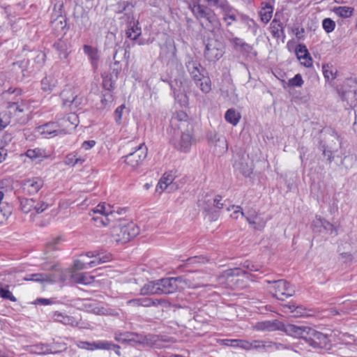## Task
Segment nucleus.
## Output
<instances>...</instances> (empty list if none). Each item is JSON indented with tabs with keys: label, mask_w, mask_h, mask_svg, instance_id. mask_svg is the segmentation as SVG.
Segmentation results:
<instances>
[{
	"label": "nucleus",
	"mask_w": 357,
	"mask_h": 357,
	"mask_svg": "<svg viewBox=\"0 0 357 357\" xmlns=\"http://www.w3.org/2000/svg\"><path fill=\"white\" fill-rule=\"evenodd\" d=\"M70 277L73 282L84 284H90L95 280L94 276L88 275L86 273H70Z\"/></svg>",
	"instance_id": "obj_33"
},
{
	"label": "nucleus",
	"mask_w": 357,
	"mask_h": 357,
	"mask_svg": "<svg viewBox=\"0 0 357 357\" xmlns=\"http://www.w3.org/2000/svg\"><path fill=\"white\" fill-rule=\"evenodd\" d=\"M245 271H243L241 268H231L226 270L224 272V276L229 278V277H234V276H238L241 275H245Z\"/></svg>",
	"instance_id": "obj_54"
},
{
	"label": "nucleus",
	"mask_w": 357,
	"mask_h": 357,
	"mask_svg": "<svg viewBox=\"0 0 357 357\" xmlns=\"http://www.w3.org/2000/svg\"><path fill=\"white\" fill-rule=\"evenodd\" d=\"M320 223L321 226L324 228V229L328 231L331 234L333 233L337 234L336 229L329 222L326 221V220H320Z\"/></svg>",
	"instance_id": "obj_59"
},
{
	"label": "nucleus",
	"mask_w": 357,
	"mask_h": 357,
	"mask_svg": "<svg viewBox=\"0 0 357 357\" xmlns=\"http://www.w3.org/2000/svg\"><path fill=\"white\" fill-rule=\"evenodd\" d=\"M53 47L57 52L61 60H65L68 57L70 50V43L67 40L59 39L54 43Z\"/></svg>",
	"instance_id": "obj_26"
},
{
	"label": "nucleus",
	"mask_w": 357,
	"mask_h": 357,
	"mask_svg": "<svg viewBox=\"0 0 357 357\" xmlns=\"http://www.w3.org/2000/svg\"><path fill=\"white\" fill-rule=\"evenodd\" d=\"M42 268L45 271H51L52 273H46L47 279L45 282L54 283V282H64L70 277V271L60 268L56 265L48 266L47 264L42 265Z\"/></svg>",
	"instance_id": "obj_10"
},
{
	"label": "nucleus",
	"mask_w": 357,
	"mask_h": 357,
	"mask_svg": "<svg viewBox=\"0 0 357 357\" xmlns=\"http://www.w3.org/2000/svg\"><path fill=\"white\" fill-rule=\"evenodd\" d=\"M147 148L144 144L139 145L135 150L123 157L124 162L132 169L137 168L146 158Z\"/></svg>",
	"instance_id": "obj_11"
},
{
	"label": "nucleus",
	"mask_w": 357,
	"mask_h": 357,
	"mask_svg": "<svg viewBox=\"0 0 357 357\" xmlns=\"http://www.w3.org/2000/svg\"><path fill=\"white\" fill-rule=\"evenodd\" d=\"M254 349L262 352H272L276 350L284 349L287 347L281 343L271 341L253 340Z\"/></svg>",
	"instance_id": "obj_20"
},
{
	"label": "nucleus",
	"mask_w": 357,
	"mask_h": 357,
	"mask_svg": "<svg viewBox=\"0 0 357 357\" xmlns=\"http://www.w3.org/2000/svg\"><path fill=\"white\" fill-rule=\"evenodd\" d=\"M232 208L234 210L231 214V217L233 219H238L239 215L242 217L245 216V212H243L242 208L240 206H232Z\"/></svg>",
	"instance_id": "obj_63"
},
{
	"label": "nucleus",
	"mask_w": 357,
	"mask_h": 357,
	"mask_svg": "<svg viewBox=\"0 0 357 357\" xmlns=\"http://www.w3.org/2000/svg\"><path fill=\"white\" fill-rule=\"evenodd\" d=\"M176 48L174 44L166 43L162 48L160 56L169 61H174L176 59Z\"/></svg>",
	"instance_id": "obj_29"
},
{
	"label": "nucleus",
	"mask_w": 357,
	"mask_h": 357,
	"mask_svg": "<svg viewBox=\"0 0 357 357\" xmlns=\"http://www.w3.org/2000/svg\"><path fill=\"white\" fill-rule=\"evenodd\" d=\"M93 348L95 349L111 350L112 349V342L106 340H98L93 342Z\"/></svg>",
	"instance_id": "obj_49"
},
{
	"label": "nucleus",
	"mask_w": 357,
	"mask_h": 357,
	"mask_svg": "<svg viewBox=\"0 0 357 357\" xmlns=\"http://www.w3.org/2000/svg\"><path fill=\"white\" fill-rule=\"evenodd\" d=\"M282 327L283 324L278 320L258 322L255 326L257 331H282Z\"/></svg>",
	"instance_id": "obj_27"
},
{
	"label": "nucleus",
	"mask_w": 357,
	"mask_h": 357,
	"mask_svg": "<svg viewBox=\"0 0 357 357\" xmlns=\"http://www.w3.org/2000/svg\"><path fill=\"white\" fill-rule=\"evenodd\" d=\"M12 213L11 206L8 204H3L0 207V225L3 224Z\"/></svg>",
	"instance_id": "obj_44"
},
{
	"label": "nucleus",
	"mask_w": 357,
	"mask_h": 357,
	"mask_svg": "<svg viewBox=\"0 0 357 357\" xmlns=\"http://www.w3.org/2000/svg\"><path fill=\"white\" fill-rule=\"evenodd\" d=\"M334 13L342 18L351 17L354 12V8L349 6H337L333 8Z\"/></svg>",
	"instance_id": "obj_34"
},
{
	"label": "nucleus",
	"mask_w": 357,
	"mask_h": 357,
	"mask_svg": "<svg viewBox=\"0 0 357 357\" xmlns=\"http://www.w3.org/2000/svg\"><path fill=\"white\" fill-rule=\"evenodd\" d=\"M37 131L47 138L64 135L59 121L58 122H49L38 126Z\"/></svg>",
	"instance_id": "obj_13"
},
{
	"label": "nucleus",
	"mask_w": 357,
	"mask_h": 357,
	"mask_svg": "<svg viewBox=\"0 0 357 357\" xmlns=\"http://www.w3.org/2000/svg\"><path fill=\"white\" fill-rule=\"evenodd\" d=\"M61 238L60 237H56L51 239L50 241H48L46 244L45 248V255H49L50 252L54 250H56L59 249L58 246L61 243Z\"/></svg>",
	"instance_id": "obj_43"
},
{
	"label": "nucleus",
	"mask_w": 357,
	"mask_h": 357,
	"mask_svg": "<svg viewBox=\"0 0 357 357\" xmlns=\"http://www.w3.org/2000/svg\"><path fill=\"white\" fill-rule=\"evenodd\" d=\"M139 233L138 226L132 222H124L114 225L111 234L114 240L117 243H126L135 237Z\"/></svg>",
	"instance_id": "obj_2"
},
{
	"label": "nucleus",
	"mask_w": 357,
	"mask_h": 357,
	"mask_svg": "<svg viewBox=\"0 0 357 357\" xmlns=\"http://www.w3.org/2000/svg\"><path fill=\"white\" fill-rule=\"evenodd\" d=\"M296 54L298 59L301 61V64L307 68L312 66V59L305 45L298 44L297 45L296 47Z\"/></svg>",
	"instance_id": "obj_24"
},
{
	"label": "nucleus",
	"mask_w": 357,
	"mask_h": 357,
	"mask_svg": "<svg viewBox=\"0 0 357 357\" xmlns=\"http://www.w3.org/2000/svg\"><path fill=\"white\" fill-rule=\"evenodd\" d=\"M138 22H137V24H135V22H130L128 24L126 31V36L127 38L133 40L138 38L142 33L141 27L138 26Z\"/></svg>",
	"instance_id": "obj_32"
},
{
	"label": "nucleus",
	"mask_w": 357,
	"mask_h": 357,
	"mask_svg": "<svg viewBox=\"0 0 357 357\" xmlns=\"http://www.w3.org/2000/svg\"><path fill=\"white\" fill-rule=\"evenodd\" d=\"M132 337V342L154 349H162L166 347L165 343L175 342L173 337L162 335H143L133 333Z\"/></svg>",
	"instance_id": "obj_3"
},
{
	"label": "nucleus",
	"mask_w": 357,
	"mask_h": 357,
	"mask_svg": "<svg viewBox=\"0 0 357 357\" xmlns=\"http://www.w3.org/2000/svg\"><path fill=\"white\" fill-rule=\"evenodd\" d=\"M269 29L272 36L275 39H279L281 37L285 36L284 26H283V24H274L273 23H271Z\"/></svg>",
	"instance_id": "obj_40"
},
{
	"label": "nucleus",
	"mask_w": 357,
	"mask_h": 357,
	"mask_svg": "<svg viewBox=\"0 0 357 357\" xmlns=\"http://www.w3.org/2000/svg\"><path fill=\"white\" fill-rule=\"evenodd\" d=\"M237 347H240L245 350H251L254 349V344L253 341L249 342L244 340H238V344H236Z\"/></svg>",
	"instance_id": "obj_58"
},
{
	"label": "nucleus",
	"mask_w": 357,
	"mask_h": 357,
	"mask_svg": "<svg viewBox=\"0 0 357 357\" xmlns=\"http://www.w3.org/2000/svg\"><path fill=\"white\" fill-rule=\"evenodd\" d=\"M159 286L157 281H150L145 284L140 290V294L149 295V294H159Z\"/></svg>",
	"instance_id": "obj_31"
},
{
	"label": "nucleus",
	"mask_w": 357,
	"mask_h": 357,
	"mask_svg": "<svg viewBox=\"0 0 357 357\" xmlns=\"http://www.w3.org/2000/svg\"><path fill=\"white\" fill-rule=\"evenodd\" d=\"M245 218L256 230H262L266 225V220L261 217V214L253 209L246 211Z\"/></svg>",
	"instance_id": "obj_17"
},
{
	"label": "nucleus",
	"mask_w": 357,
	"mask_h": 357,
	"mask_svg": "<svg viewBox=\"0 0 357 357\" xmlns=\"http://www.w3.org/2000/svg\"><path fill=\"white\" fill-rule=\"evenodd\" d=\"M185 66L193 80H198V77L204 75L205 70L198 61L189 57V60L185 63Z\"/></svg>",
	"instance_id": "obj_21"
},
{
	"label": "nucleus",
	"mask_w": 357,
	"mask_h": 357,
	"mask_svg": "<svg viewBox=\"0 0 357 357\" xmlns=\"http://www.w3.org/2000/svg\"><path fill=\"white\" fill-rule=\"evenodd\" d=\"M76 161L77 154L73 153L66 155L64 162L67 165L75 166L76 165Z\"/></svg>",
	"instance_id": "obj_64"
},
{
	"label": "nucleus",
	"mask_w": 357,
	"mask_h": 357,
	"mask_svg": "<svg viewBox=\"0 0 357 357\" xmlns=\"http://www.w3.org/2000/svg\"><path fill=\"white\" fill-rule=\"evenodd\" d=\"M50 345V354H57L67 349L66 344L64 342H54Z\"/></svg>",
	"instance_id": "obj_56"
},
{
	"label": "nucleus",
	"mask_w": 357,
	"mask_h": 357,
	"mask_svg": "<svg viewBox=\"0 0 357 357\" xmlns=\"http://www.w3.org/2000/svg\"><path fill=\"white\" fill-rule=\"evenodd\" d=\"M215 146L218 147V151L220 153H225L227 151V142L225 137L218 138L215 142Z\"/></svg>",
	"instance_id": "obj_55"
},
{
	"label": "nucleus",
	"mask_w": 357,
	"mask_h": 357,
	"mask_svg": "<svg viewBox=\"0 0 357 357\" xmlns=\"http://www.w3.org/2000/svg\"><path fill=\"white\" fill-rule=\"evenodd\" d=\"M130 52L122 47H119L116 49L115 53L113 56L114 63L111 65V75L116 79L118 78L119 73L122 70V63L125 62L128 66Z\"/></svg>",
	"instance_id": "obj_9"
},
{
	"label": "nucleus",
	"mask_w": 357,
	"mask_h": 357,
	"mask_svg": "<svg viewBox=\"0 0 357 357\" xmlns=\"http://www.w3.org/2000/svg\"><path fill=\"white\" fill-rule=\"evenodd\" d=\"M307 332L305 340L309 342L310 345L314 347H323L326 344L328 337L326 335L312 328H310Z\"/></svg>",
	"instance_id": "obj_16"
},
{
	"label": "nucleus",
	"mask_w": 357,
	"mask_h": 357,
	"mask_svg": "<svg viewBox=\"0 0 357 357\" xmlns=\"http://www.w3.org/2000/svg\"><path fill=\"white\" fill-rule=\"evenodd\" d=\"M322 71L325 79L327 80L330 79H335L337 77V71L331 63L324 64Z\"/></svg>",
	"instance_id": "obj_39"
},
{
	"label": "nucleus",
	"mask_w": 357,
	"mask_h": 357,
	"mask_svg": "<svg viewBox=\"0 0 357 357\" xmlns=\"http://www.w3.org/2000/svg\"><path fill=\"white\" fill-rule=\"evenodd\" d=\"M30 105L28 100L21 98H17L14 100L8 102L6 109L8 112L12 115L15 121L20 123H24L25 119L23 116L26 112H28Z\"/></svg>",
	"instance_id": "obj_5"
},
{
	"label": "nucleus",
	"mask_w": 357,
	"mask_h": 357,
	"mask_svg": "<svg viewBox=\"0 0 357 357\" xmlns=\"http://www.w3.org/2000/svg\"><path fill=\"white\" fill-rule=\"evenodd\" d=\"M273 12V7L269 3H266L259 11L261 21L264 23H268L272 17Z\"/></svg>",
	"instance_id": "obj_37"
},
{
	"label": "nucleus",
	"mask_w": 357,
	"mask_h": 357,
	"mask_svg": "<svg viewBox=\"0 0 357 357\" xmlns=\"http://www.w3.org/2000/svg\"><path fill=\"white\" fill-rule=\"evenodd\" d=\"M93 214H100V216L93 217L95 222L99 221L102 225L107 226L113 222L116 218V213L112 209V207L105 202L97 205L91 211Z\"/></svg>",
	"instance_id": "obj_7"
},
{
	"label": "nucleus",
	"mask_w": 357,
	"mask_h": 357,
	"mask_svg": "<svg viewBox=\"0 0 357 357\" xmlns=\"http://www.w3.org/2000/svg\"><path fill=\"white\" fill-rule=\"evenodd\" d=\"M190 1V7L193 15L201 22L205 17H207L214 10L208 6L201 4L199 0H188Z\"/></svg>",
	"instance_id": "obj_14"
},
{
	"label": "nucleus",
	"mask_w": 357,
	"mask_h": 357,
	"mask_svg": "<svg viewBox=\"0 0 357 357\" xmlns=\"http://www.w3.org/2000/svg\"><path fill=\"white\" fill-rule=\"evenodd\" d=\"M303 80L301 75H300V74H296L293 78H291L289 80V85L290 86L300 87L303 85Z\"/></svg>",
	"instance_id": "obj_57"
},
{
	"label": "nucleus",
	"mask_w": 357,
	"mask_h": 357,
	"mask_svg": "<svg viewBox=\"0 0 357 357\" xmlns=\"http://www.w3.org/2000/svg\"><path fill=\"white\" fill-rule=\"evenodd\" d=\"M236 168L242 173L245 176H249L252 173V167L251 165L248 163H238L236 164Z\"/></svg>",
	"instance_id": "obj_50"
},
{
	"label": "nucleus",
	"mask_w": 357,
	"mask_h": 357,
	"mask_svg": "<svg viewBox=\"0 0 357 357\" xmlns=\"http://www.w3.org/2000/svg\"><path fill=\"white\" fill-rule=\"evenodd\" d=\"M310 327L305 326H297L294 324H284L282 328V331H284L287 335L298 337L306 339L307 335V331Z\"/></svg>",
	"instance_id": "obj_18"
},
{
	"label": "nucleus",
	"mask_w": 357,
	"mask_h": 357,
	"mask_svg": "<svg viewBox=\"0 0 357 357\" xmlns=\"http://www.w3.org/2000/svg\"><path fill=\"white\" fill-rule=\"evenodd\" d=\"M199 24L203 29L211 33H216L221 27L220 20L214 11L199 22Z\"/></svg>",
	"instance_id": "obj_19"
},
{
	"label": "nucleus",
	"mask_w": 357,
	"mask_h": 357,
	"mask_svg": "<svg viewBox=\"0 0 357 357\" xmlns=\"http://www.w3.org/2000/svg\"><path fill=\"white\" fill-rule=\"evenodd\" d=\"M141 306L150 307L152 305H158L161 303V301L158 299H153L151 298H139Z\"/></svg>",
	"instance_id": "obj_53"
},
{
	"label": "nucleus",
	"mask_w": 357,
	"mask_h": 357,
	"mask_svg": "<svg viewBox=\"0 0 357 357\" xmlns=\"http://www.w3.org/2000/svg\"><path fill=\"white\" fill-rule=\"evenodd\" d=\"M185 284L188 287H196L197 284L188 283V280L182 276L167 278L158 280L160 294H169L175 292L178 288H183Z\"/></svg>",
	"instance_id": "obj_4"
},
{
	"label": "nucleus",
	"mask_w": 357,
	"mask_h": 357,
	"mask_svg": "<svg viewBox=\"0 0 357 357\" xmlns=\"http://www.w3.org/2000/svg\"><path fill=\"white\" fill-rule=\"evenodd\" d=\"M133 333L125 332V333H116L114 334V339L116 341L125 343L128 342H132Z\"/></svg>",
	"instance_id": "obj_45"
},
{
	"label": "nucleus",
	"mask_w": 357,
	"mask_h": 357,
	"mask_svg": "<svg viewBox=\"0 0 357 357\" xmlns=\"http://www.w3.org/2000/svg\"><path fill=\"white\" fill-rule=\"evenodd\" d=\"M21 211L24 213H30L34 206V199L28 198H19Z\"/></svg>",
	"instance_id": "obj_41"
},
{
	"label": "nucleus",
	"mask_w": 357,
	"mask_h": 357,
	"mask_svg": "<svg viewBox=\"0 0 357 357\" xmlns=\"http://www.w3.org/2000/svg\"><path fill=\"white\" fill-rule=\"evenodd\" d=\"M51 318L54 321L73 327H76L79 324L78 321H77L75 317L59 311L54 312L51 315Z\"/></svg>",
	"instance_id": "obj_25"
},
{
	"label": "nucleus",
	"mask_w": 357,
	"mask_h": 357,
	"mask_svg": "<svg viewBox=\"0 0 357 357\" xmlns=\"http://www.w3.org/2000/svg\"><path fill=\"white\" fill-rule=\"evenodd\" d=\"M46 273H32L29 274L24 278V280L26 281H33L38 282H45V280L47 279Z\"/></svg>",
	"instance_id": "obj_46"
},
{
	"label": "nucleus",
	"mask_w": 357,
	"mask_h": 357,
	"mask_svg": "<svg viewBox=\"0 0 357 357\" xmlns=\"http://www.w3.org/2000/svg\"><path fill=\"white\" fill-rule=\"evenodd\" d=\"M241 118V114L233 108L229 109L225 114V120L233 126H236Z\"/></svg>",
	"instance_id": "obj_35"
},
{
	"label": "nucleus",
	"mask_w": 357,
	"mask_h": 357,
	"mask_svg": "<svg viewBox=\"0 0 357 357\" xmlns=\"http://www.w3.org/2000/svg\"><path fill=\"white\" fill-rule=\"evenodd\" d=\"M283 308L284 312L294 313V317H303L306 314L301 306L296 305L294 303L284 304Z\"/></svg>",
	"instance_id": "obj_36"
},
{
	"label": "nucleus",
	"mask_w": 357,
	"mask_h": 357,
	"mask_svg": "<svg viewBox=\"0 0 357 357\" xmlns=\"http://www.w3.org/2000/svg\"><path fill=\"white\" fill-rule=\"evenodd\" d=\"M0 297L7 299L13 302H15L17 298L13 295L12 292L8 289V286L5 287L0 285Z\"/></svg>",
	"instance_id": "obj_48"
},
{
	"label": "nucleus",
	"mask_w": 357,
	"mask_h": 357,
	"mask_svg": "<svg viewBox=\"0 0 357 357\" xmlns=\"http://www.w3.org/2000/svg\"><path fill=\"white\" fill-rule=\"evenodd\" d=\"M97 259H98L99 262L101 264L111 261L112 257L110 253L98 252Z\"/></svg>",
	"instance_id": "obj_60"
},
{
	"label": "nucleus",
	"mask_w": 357,
	"mask_h": 357,
	"mask_svg": "<svg viewBox=\"0 0 357 357\" xmlns=\"http://www.w3.org/2000/svg\"><path fill=\"white\" fill-rule=\"evenodd\" d=\"M197 87L204 93H208L211 91V80L209 77L202 75L198 80H193Z\"/></svg>",
	"instance_id": "obj_30"
},
{
	"label": "nucleus",
	"mask_w": 357,
	"mask_h": 357,
	"mask_svg": "<svg viewBox=\"0 0 357 357\" xmlns=\"http://www.w3.org/2000/svg\"><path fill=\"white\" fill-rule=\"evenodd\" d=\"M63 134L66 135L78 125V116L75 113H70L67 116L59 120Z\"/></svg>",
	"instance_id": "obj_23"
},
{
	"label": "nucleus",
	"mask_w": 357,
	"mask_h": 357,
	"mask_svg": "<svg viewBox=\"0 0 357 357\" xmlns=\"http://www.w3.org/2000/svg\"><path fill=\"white\" fill-rule=\"evenodd\" d=\"M322 26L326 33H331L335 28V22L331 18H325L322 21Z\"/></svg>",
	"instance_id": "obj_52"
},
{
	"label": "nucleus",
	"mask_w": 357,
	"mask_h": 357,
	"mask_svg": "<svg viewBox=\"0 0 357 357\" xmlns=\"http://www.w3.org/2000/svg\"><path fill=\"white\" fill-rule=\"evenodd\" d=\"M241 268L243 271H245V274L248 271H258L260 268V266L255 264L252 261H245L241 264Z\"/></svg>",
	"instance_id": "obj_51"
},
{
	"label": "nucleus",
	"mask_w": 357,
	"mask_h": 357,
	"mask_svg": "<svg viewBox=\"0 0 357 357\" xmlns=\"http://www.w3.org/2000/svg\"><path fill=\"white\" fill-rule=\"evenodd\" d=\"M43 180L40 177H33L25 179L22 183V188L24 193L29 195L37 193L43 186Z\"/></svg>",
	"instance_id": "obj_15"
},
{
	"label": "nucleus",
	"mask_w": 357,
	"mask_h": 357,
	"mask_svg": "<svg viewBox=\"0 0 357 357\" xmlns=\"http://www.w3.org/2000/svg\"><path fill=\"white\" fill-rule=\"evenodd\" d=\"M265 282L271 284L268 287L270 292L279 300L283 301L291 296L294 293V289L284 280H266Z\"/></svg>",
	"instance_id": "obj_6"
},
{
	"label": "nucleus",
	"mask_w": 357,
	"mask_h": 357,
	"mask_svg": "<svg viewBox=\"0 0 357 357\" xmlns=\"http://www.w3.org/2000/svg\"><path fill=\"white\" fill-rule=\"evenodd\" d=\"M31 351L38 354H50V345L45 344H37L31 347Z\"/></svg>",
	"instance_id": "obj_42"
},
{
	"label": "nucleus",
	"mask_w": 357,
	"mask_h": 357,
	"mask_svg": "<svg viewBox=\"0 0 357 357\" xmlns=\"http://www.w3.org/2000/svg\"><path fill=\"white\" fill-rule=\"evenodd\" d=\"M220 10L222 14V19L226 22L227 26H230L232 22L237 21V10L234 8L228 1L225 4L220 5Z\"/></svg>",
	"instance_id": "obj_22"
},
{
	"label": "nucleus",
	"mask_w": 357,
	"mask_h": 357,
	"mask_svg": "<svg viewBox=\"0 0 357 357\" xmlns=\"http://www.w3.org/2000/svg\"><path fill=\"white\" fill-rule=\"evenodd\" d=\"M174 130L172 142L176 149L181 151L188 152L193 141L194 126L188 114L178 111L174 114L170 121Z\"/></svg>",
	"instance_id": "obj_1"
},
{
	"label": "nucleus",
	"mask_w": 357,
	"mask_h": 357,
	"mask_svg": "<svg viewBox=\"0 0 357 357\" xmlns=\"http://www.w3.org/2000/svg\"><path fill=\"white\" fill-rule=\"evenodd\" d=\"M222 44L218 40H208L204 50L205 58L211 61L220 59L223 55Z\"/></svg>",
	"instance_id": "obj_12"
},
{
	"label": "nucleus",
	"mask_w": 357,
	"mask_h": 357,
	"mask_svg": "<svg viewBox=\"0 0 357 357\" xmlns=\"http://www.w3.org/2000/svg\"><path fill=\"white\" fill-rule=\"evenodd\" d=\"M63 107L70 109L77 108L83 102L84 97L77 93L76 89L71 86L66 87L60 93Z\"/></svg>",
	"instance_id": "obj_8"
},
{
	"label": "nucleus",
	"mask_w": 357,
	"mask_h": 357,
	"mask_svg": "<svg viewBox=\"0 0 357 357\" xmlns=\"http://www.w3.org/2000/svg\"><path fill=\"white\" fill-rule=\"evenodd\" d=\"M76 345L77 347L82 349H86L90 351H93V342H89L87 341H77L76 342Z\"/></svg>",
	"instance_id": "obj_61"
},
{
	"label": "nucleus",
	"mask_w": 357,
	"mask_h": 357,
	"mask_svg": "<svg viewBox=\"0 0 357 357\" xmlns=\"http://www.w3.org/2000/svg\"><path fill=\"white\" fill-rule=\"evenodd\" d=\"M113 100L112 95L109 91L106 92L104 93L101 98V103L103 106V107H106L108 106L110 103H112Z\"/></svg>",
	"instance_id": "obj_62"
},
{
	"label": "nucleus",
	"mask_w": 357,
	"mask_h": 357,
	"mask_svg": "<svg viewBox=\"0 0 357 357\" xmlns=\"http://www.w3.org/2000/svg\"><path fill=\"white\" fill-rule=\"evenodd\" d=\"M56 84L57 80L52 76H46L41 81V88L44 91H52Z\"/></svg>",
	"instance_id": "obj_38"
},
{
	"label": "nucleus",
	"mask_w": 357,
	"mask_h": 357,
	"mask_svg": "<svg viewBox=\"0 0 357 357\" xmlns=\"http://www.w3.org/2000/svg\"><path fill=\"white\" fill-rule=\"evenodd\" d=\"M50 204L43 200H36L34 199V206L33 208V211L36 212V213L39 214L44 212L48 207Z\"/></svg>",
	"instance_id": "obj_47"
},
{
	"label": "nucleus",
	"mask_w": 357,
	"mask_h": 357,
	"mask_svg": "<svg viewBox=\"0 0 357 357\" xmlns=\"http://www.w3.org/2000/svg\"><path fill=\"white\" fill-rule=\"evenodd\" d=\"M83 50L84 54L87 55L93 69L96 70L98 68L100 59L98 49L88 45H84L83 46Z\"/></svg>",
	"instance_id": "obj_28"
}]
</instances>
